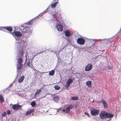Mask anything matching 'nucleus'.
<instances>
[{
  "label": "nucleus",
  "mask_w": 121,
  "mask_h": 121,
  "mask_svg": "<svg viewBox=\"0 0 121 121\" xmlns=\"http://www.w3.org/2000/svg\"><path fill=\"white\" fill-rule=\"evenodd\" d=\"M99 112V110L97 109L93 108L91 110V114L93 116H96L98 115Z\"/></svg>",
  "instance_id": "obj_1"
},
{
  "label": "nucleus",
  "mask_w": 121,
  "mask_h": 121,
  "mask_svg": "<svg viewBox=\"0 0 121 121\" xmlns=\"http://www.w3.org/2000/svg\"><path fill=\"white\" fill-rule=\"evenodd\" d=\"M13 36H16L18 38H20L22 35L21 33L19 31H14L13 32L10 33Z\"/></svg>",
  "instance_id": "obj_2"
},
{
  "label": "nucleus",
  "mask_w": 121,
  "mask_h": 121,
  "mask_svg": "<svg viewBox=\"0 0 121 121\" xmlns=\"http://www.w3.org/2000/svg\"><path fill=\"white\" fill-rule=\"evenodd\" d=\"M85 42L84 39L82 38H78L77 39V43L80 45H84Z\"/></svg>",
  "instance_id": "obj_3"
},
{
  "label": "nucleus",
  "mask_w": 121,
  "mask_h": 121,
  "mask_svg": "<svg viewBox=\"0 0 121 121\" xmlns=\"http://www.w3.org/2000/svg\"><path fill=\"white\" fill-rule=\"evenodd\" d=\"M106 112L104 111H101L99 115L100 117L102 119H104L106 118Z\"/></svg>",
  "instance_id": "obj_4"
},
{
  "label": "nucleus",
  "mask_w": 121,
  "mask_h": 121,
  "mask_svg": "<svg viewBox=\"0 0 121 121\" xmlns=\"http://www.w3.org/2000/svg\"><path fill=\"white\" fill-rule=\"evenodd\" d=\"M30 28L28 27L27 26L24 27L23 29L22 30V31L23 33H29L30 32Z\"/></svg>",
  "instance_id": "obj_5"
},
{
  "label": "nucleus",
  "mask_w": 121,
  "mask_h": 121,
  "mask_svg": "<svg viewBox=\"0 0 121 121\" xmlns=\"http://www.w3.org/2000/svg\"><path fill=\"white\" fill-rule=\"evenodd\" d=\"M92 68V65L91 64H88L85 67V71H88L90 70Z\"/></svg>",
  "instance_id": "obj_6"
},
{
  "label": "nucleus",
  "mask_w": 121,
  "mask_h": 121,
  "mask_svg": "<svg viewBox=\"0 0 121 121\" xmlns=\"http://www.w3.org/2000/svg\"><path fill=\"white\" fill-rule=\"evenodd\" d=\"M73 81V80L69 78L67 82L66 83L65 85L66 88L68 89L69 86L70 85L71 83H72Z\"/></svg>",
  "instance_id": "obj_7"
},
{
  "label": "nucleus",
  "mask_w": 121,
  "mask_h": 121,
  "mask_svg": "<svg viewBox=\"0 0 121 121\" xmlns=\"http://www.w3.org/2000/svg\"><path fill=\"white\" fill-rule=\"evenodd\" d=\"M22 107V106L19 104H15L13 105L12 108L14 110H17L19 109H21Z\"/></svg>",
  "instance_id": "obj_8"
},
{
  "label": "nucleus",
  "mask_w": 121,
  "mask_h": 121,
  "mask_svg": "<svg viewBox=\"0 0 121 121\" xmlns=\"http://www.w3.org/2000/svg\"><path fill=\"white\" fill-rule=\"evenodd\" d=\"M73 106L71 105H69V107L66 108L64 109L63 110V112L65 113H67L69 112L70 110L72 109Z\"/></svg>",
  "instance_id": "obj_9"
},
{
  "label": "nucleus",
  "mask_w": 121,
  "mask_h": 121,
  "mask_svg": "<svg viewBox=\"0 0 121 121\" xmlns=\"http://www.w3.org/2000/svg\"><path fill=\"white\" fill-rule=\"evenodd\" d=\"M113 116V115L111 113H108L106 112V118H110V119L107 121H109L111 120V118Z\"/></svg>",
  "instance_id": "obj_10"
},
{
  "label": "nucleus",
  "mask_w": 121,
  "mask_h": 121,
  "mask_svg": "<svg viewBox=\"0 0 121 121\" xmlns=\"http://www.w3.org/2000/svg\"><path fill=\"white\" fill-rule=\"evenodd\" d=\"M58 0H54L53 2H54L51 5V7L52 8H54L56 7V4L58 3Z\"/></svg>",
  "instance_id": "obj_11"
},
{
  "label": "nucleus",
  "mask_w": 121,
  "mask_h": 121,
  "mask_svg": "<svg viewBox=\"0 0 121 121\" xmlns=\"http://www.w3.org/2000/svg\"><path fill=\"white\" fill-rule=\"evenodd\" d=\"M70 33L69 30H66L65 32V35L67 37H69L70 36Z\"/></svg>",
  "instance_id": "obj_12"
},
{
  "label": "nucleus",
  "mask_w": 121,
  "mask_h": 121,
  "mask_svg": "<svg viewBox=\"0 0 121 121\" xmlns=\"http://www.w3.org/2000/svg\"><path fill=\"white\" fill-rule=\"evenodd\" d=\"M102 102L104 105V108H107L108 107L107 104L104 99H102Z\"/></svg>",
  "instance_id": "obj_13"
},
{
  "label": "nucleus",
  "mask_w": 121,
  "mask_h": 121,
  "mask_svg": "<svg viewBox=\"0 0 121 121\" xmlns=\"http://www.w3.org/2000/svg\"><path fill=\"white\" fill-rule=\"evenodd\" d=\"M6 30L11 32L12 31L13 29L12 27L11 26L5 27V31Z\"/></svg>",
  "instance_id": "obj_14"
},
{
  "label": "nucleus",
  "mask_w": 121,
  "mask_h": 121,
  "mask_svg": "<svg viewBox=\"0 0 121 121\" xmlns=\"http://www.w3.org/2000/svg\"><path fill=\"white\" fill-rule=\"evenodd\" d=\"M59 97L58 96H56L54 97L53 100L56 102H57L59 100Z\"/></svg>",
  "instance_id": "obj_15"
},
{
  "label": "nucleus",
  "mask_w": 121,
  "mask_h": 121,
  "mask_svg": "<svg viewBox=\"0 0 121 121\" xmlns=\"http://www.w3.org/2000/svg\"><path fill=\"white\" fill-rule=\"evenodd\" d=\"M25 78V76L23 75L18 80V82L20 83L22 82Z\"/></svg>",
  "instance_id": "obj_16"
},
{
  "label": "nucleus",
  "mask_w": 121,
  "mask_h": 121,
  "mask_svg": "<svg viewBox=\"0 0 121 121\" xmlns=\"http://www.w3.org/2000/svg\"><path fill=\"white\" fill-rule=\"evenodd\" d=\"M86 84L89 87L91 88L92 87L91 86V81H88L86 82Z\"/></svg>",
  "instance_id": "obj_17"
},
{
  "label": "nucleus",
  "mask_w": 121,
  "mask_h": 121,
  "mask_svg": "<svg viewBox=\"0 0 121 121\" xmlns=\"http://www.w3.org/2000/svg\"><path fill=\"white\" fill-rule=\"evenodd\" d=\"M4 101L3 95L2 94H0V102L1 103H3Z\"/></svg>",
  "instance_id": "obj_18"
},
{
  "label": "nucleus",
  "mask_w": 121,
  "mask_h": 121,
  "mask_svg": "<svg viewBox=\"0 0 121 121\" xmlns=\"http://www.w3.org/2000/svg\"><path fill=\"white\" fill-rule=\"evenodd\" d=\"M27 65L28 67H32L33 66L32 61H31V62H30V61H29L27 63Z\"/></svg>",
  "instance_id": "obj_19"
},
{
  "label": "nucleus",
  "mask_w": 121,
  "mask_h": 121,
  "mask_svg": "<svg viewBox=\"0 0 121 121\" xmlns=\"http://www.w3.org/2000/svg\"><path fill=\"white\" fill-rule=\"evenodd\" d=\"M17 69L19 70L22 67V64H18L17 65Z\"/></svg>",
  "instance_id": "obj_20"
},
{
  "label": "nucleus",
  "mask_w": 121,
  "mask_h": 121,
  "mask_svg": "<svg viewBox=\"0 0 121 121\" xmlns=\"http://www.w3.org/2000/svg\"><path fill=\"white\" fill-rule=\"evenodd\" d=\"M23 50H21L19 52V57L22 58V57L23 55Z\"/></svg>",
  "instance_id": "obj_21"
},
{
  "label": "nucleus",
  "mask_w": 121,
  "mask_h": 121,
  "mask_svg": "<svg viewBox=\"0 0 121 121\" xmlns=\"http://www.w3.org/2000/svg\"><path fill=\"white\" fill-rule=\"evenodd\" d=\"M41 91V89H38L37 90L35 93V96H36V95L39 94L40 93Z\"/></svg>",
  "instance_id": "obj_22"
},
{
  "label": "nucleus",
  "mask_w": 121,
  "mask_h": 121,
  "mask_svg": "<svg viewBox=\"0 0 121 121\" xmlns=\"http://www.w3.org/2000/svg\"><path fill=\"white\" fill-rule=\"evenodd\" d=\"M17 61L18 64H22L23 60L21 58H18L17 59Z\"/></svg>",
  "instance_id": "obj_23"
},
{
  "label": "nucleus",
  "mask_w": 121,
  "mask_h": 121,
  "mask_svg": "<svg viewBox=\"0 0 121 121\" xmlns=\"http://www.w3.org/2000/svg\"><path fill=\"white\" fill-rule=\"evenodd\" d=\"M56 27L58 30L59 31H60V24H57Z\"/></svg>",
  "instance_id": "obj_24"
},
{
  "label": "nucleus",
  "mask_w": 121,
  "mask_h": 121,
  "mask_svg": "<svg viewBox=\"0 0 121 121\" xmlns=\"http://www.w3.org/2000/svg\"><path fill=\"white\" fill-rule=\"evenodd\" d=\"M33 110L32 109L30 110V111H28L26 113V116L27 115H28L31 114L32 112H33Z\"/></svg>",
  "instance_id": "obj_25"
},
{
  "label": "nucleus",
  "mask_w": 121,
  "mask_h": 121,
  "mask_svg": "<svg viewBox=\"0 0 121 121\" xmlns=\"http://www.w3.org/2000/svg\"><path fill=\"white\" fill-rule=\"evenodd\" d=\"M54 73L55 71L54 70H52L49 72V74L51 76H52L54 75Z\"/></svg>",
  "instance_id": "obj_26"
},
{
  "label": "nucleus",
  "mask_w": 121,
  "mask_h": 121,
  "mask_svg": "<svg viewBox=\"0 0 121 121\" xmlns=\"http://www.w3.org/2000/svg\"><path fill=\"white\" fill-rule=\"evenodd\" d=\"M71 99L72 100H77L78 99V98L77 96L72 97H71Z\"/></svg>",
  "instance_id": "obj_27"
},
{
  "label": "nucleus",
  "mask_w": 121,
  "mask_h": 121,
  "mask_svg": "<svg viewBox=\"0 0 121 121\" xmlns=\"http://www.w3.org/2000/svg\"><path fill=\"white\" fill-rule=\"evenodd\" d=\"M36 104V103L34 101H33L31 103V105L33 107L35 106Z\"/></svg>",
  "instance_id": "obj_28"
},
{
  "label": "nucleus",
  "mask_w": 121,
  "mask_h": 121,
  "mask_svg": "<svg viewBox=\"0 0 121 121\" xmlns=\"http://www.w3.org/2000/svg\"><path fill=\"white\" fill-rule=\"evenodd\" d=\"M32 20H30V21H29L28 23V24L27 25V26L28 27L29 26V25H32V24H33V23L32 22Z\"/></svg>",
  "instance_id": "obj_29"
},
{
  "label": "nucleus",
  "mask_w": 121,
  "mask_h": 121,
  "mask_svg": "<svg viewBox=\"0 0 121 121\" xmlns=\"http://www.w3.org/2000/svg\"><path fill=\"white\" fill-rule=\"evenodd\" d=\"M5 27L4 26L0 27V30L5 31Z\"/></svg>",
  "instance_id": "obj_30"
},
{
  "label": "nucleus",
  "mask_w": 121,
  "mask_h": 121,
  "mask_svg": "<svg viewBox=\"0 0 121 121\" xmlns=\"http://www.w3.org/2000/svg\"><path fill=\"white\" fill-rule=\"evenodd\" d=\"M54 88L56 89L59 90L60 88V87L58 86L57 85H56L54 86Z\"/></svg>",
  "instance_id": "obj_31"
},
{
  "label": "nucleus",
  "mask_w": 121,
  "mask_h": 121,
  "mask_svg": "<svg viewBox=\"0 0 121 121\" xmlns=\"http://www.w3.org/2000/svg\"><path fill=\"white\" fill-rule=\"evenodd\" d=\"M11 111L9 110H8L7 111V114L8 115H10L11 114Z\"/></svg>",
  "instance_id": "obj_32"
},
{
  "label": "nucleus",
  "mask_w": 121,
  "mask_h": 121,
  "mask_svg": "<svg viewBox=\"0 0 121 121\" xmlns=\"http://www.w3.org/2000/svg\"><path fill=\"white\" fill-rule=\"evenodd\" d=\"M6 112H4L2 114V116L3 117H5L6 116Z\"/></svg>",
  "instance_id": "obj_33"
},
{
  "label": "nucleus",
  "mask_w": 121,
  "mask_h": 121,
  "mask_svg": "<svg viewBox=\"0 0 121 121\" xmlns=\"http://www.w3.org/2000/svg\"><path fill=\"white\" fill-rule=\"evenodd\" d=\"M85 114L86 115H87V116H88V117H89V114H88V113H87L86 112H85Z\"/></svg>",
  "instance_id": "obj_34"
},
{
  "label": "nucleus",
  "mask_w": 121,
  "mask_h": 121,
  "mask_svg": "<svg viewBox=\"0 0 121 121\" xmlns=\"http://www.w3.org/2000/svg\"><path fill=\"white\" fill-rule=\"evenodd\" d=\"M66 22V21L65 20H64V21H62L63 22H62V24H65V22Z\"/></svg>",
  "instance_id": "obj_35"
},
{
  "label": "nucleus",
  "mask_w": 121,
  "mask_h": 121,
  "mask_svg": "<svg viewBox=\"0 0 121 121\" xmlns=\"http://www.w3.org/2000/svg\"><path fill=\"white\" fill-rule=\"evenodd\" d=\"M108 69H111L112 68V67H111V66L110 67L109 66H108Z\"/></svg>",
  "instance_id": "obj_36"
},
{
  "label": "nucleus",
  "mask_w": 121,
  "mask_h": 121,
  "mask_svg": "<svg viewBox=\"0 0 121 121\" xmlns=\"http://www.w3.org/2000/svg\"><path fill=\"white\" fill-rule=\"evenodd\" d=\"M44 51H43L40 52H38V54H40V53H42L44 52Z\"/></svg>",
  "instance_id": "obj_37"
},
{
  "label": "nucleus",
  "mask_w": 121,
  "mask_h": 121,
  "mask_svg": "<svg viewBox=\"0 0 121 121\" xmlns=\"http://www.w3.org/2000/svg\"><path fill=\"white\" fill-rule=\"evenodd\" d=\"M61 31L62 30H63L62 26L61 25Z\"/></svg>",
  "instance_id": "obj_38"
}]
</instances>
